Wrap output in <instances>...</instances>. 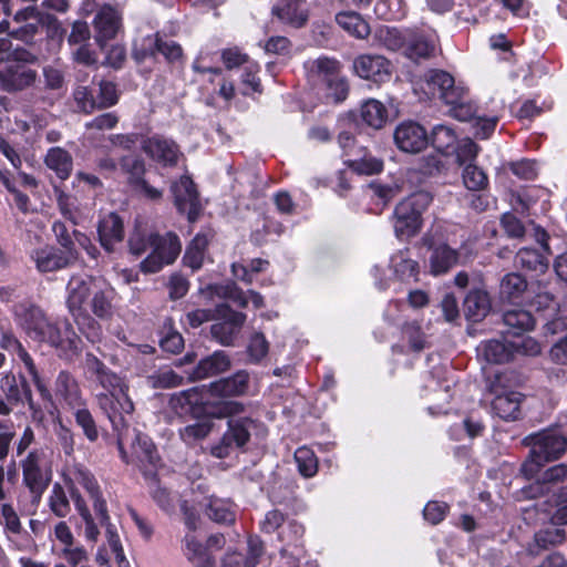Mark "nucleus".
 I'll return each instance as SVG.
<instances>
[{
  "label": "nucleus",
  "instance_id": "1",
  "mask_svg": "<svg viewBox=\"0 0 567 567\" xmlns=\"http://www.w3.org/2000/svg\"><path fill=\"white\" fill-rule=\"evenodd\" d=\"M423 93V100H440L451 106V114L460 121H468L474 115L473 106L465 101L466 91L455 84L454 76L440 69L429 70L414 85V92Z\"/></svg>",
  "mask_w": 567,
  "mask_h": 567
},
{
  "label": "nucleus",
  "instance_id": "2",
  "mask_svg": "<svg viewBox=\"0 0 567 567\" xmlns=\"http://www.w3.org/2000/svg\"><path fill=\"white\" fill-rule=\"evenodd\" d=\"M148 248L151 252L140 264V269L144 274L158 272L165 265L173 264L178 257L182 245L177 235L167 233L163 236L158 234L144 235L135 231L128 239L130 252L136 257L143 255Z\"/></svg>",
  "mask_w": 567,
  "mask_h": 567
},
{
  "label": "nucleus",
  "instance_id": "3",
  "mask_svg": "<svg viewBox=\"0 0 567 567\" xmlns=\"http://www.w3.org/2000/svg\"><path fill=\"white\" fill-rule=\"evenodd\" d=\"M524 441L530 447L519 470L526 480L536 477L547 463L559 460L567 452V437L554 430L530 434Z\"/></svg>",
  "mask_w": 567,
  "mask_h": 567
},
{
  "label": "nucleus",
  "instance_id": "4",
  "mask_svg": "<svg viewBox=\"0 0 567 567\" xmlns=\"http://www.w3.org/2000/svg\"><path fill=\"white\" fill-rule=\"evenodd\" d=\"M244 410V404L237 401H223L215 406L213 413L215 417H229L228 430L220 441L210 449V453L215 457H227L233 447H243L249 441L250 432L256 426V422L250 417H234L243 413Z\"/></svg>",
  "mask_w": 567,
  "mask_h": 567
},
{
  "label": "nucleus",
  "instance_id": "5",
  "mask_svg": "<svg viewBox=\"0 0 567 567\" xmlns=\"http://www.w3.org/2000/svg\"><path fill=\"white\" fill-rule=\"evenodd\" d=\"M38 62V54L23 47H16L14 59L0 64V91L14 95L35 87L39 73L31 65Z\"/></svg>",
  "mask_w": 567,
  "mask_h": 567
},
{
  "label": "nucleus",
  "instance_id": "6",
  "mask_svg": "<svg viewBox=\"0 0 567 567\" xmlns=\"http://www.w3.org/2000/svg\"><path fill=\"white\" fill-rule=\"evenodd\" d=\"M99 409L107 416L113 430L117 432V446L123 460H126L124 442L128 439L130 420L134 412V404L127 390L116 392H99L95 394Z\"/></svg>",
  "mask_w": 567,
  "mask_h": 567
},
{
  "label": "nucleus",
  "instance_id": "7",
  "mask_svg": "<svg viewBox=\"0 0 567 567\" xmlns=\"http://www.w3.org/2000/svg\"><path fill=\"white\" fill-rule=\"evenodd\" d=\"M433 197L427 192L414 193L401 200L393 210L395 236L409 239L415 236L423 223L422 215L431 205Z\"/></svg>",
  "mask_w": 567,
  "mask_h": 567
},
{
  "label": "nucleus",
  "instance_id": "8",
  "mask_svg": "<svg viewBox=\"0 0 567 567\" xmlns=\"http://www.w3.org/2000/svg\"><path fill=\"white\" fill-rule=\"evenodd\" d=\"M23 329L33 339L48 342L52 347L75 350L78 337L70 329L63 337L59 328L50 322L39 308H30L23 319Z\"/></svg>",
  "mask_w": 567,
  "mask_h": 567
},
{
  "label": "nucleus",
  "instance_id": "9",
  "mask_svg": "<svg viewBox=\"0 0 567 567\" xmlns=\"http://www.w3.org/2000/svg\"><path fill=\"white\" fill-rule=\"evenodd\" d=\"M22 482L29 489L32 502L39 503L52 478L43 449H33L20 461Z\"/></svg>",
  "mask_w": 567,
  "mask_h": 567
},
{
  "label": "nucleus",
  "instance_id": "10",
  "mask_svg": "<svg viewBox=\"0 0 567 567\" xmlns=\"http://www.w3.org/2000/svg\"><path fill=\"white\" fill-rule=\"evenodd\" d=\"M507 338L491 339L482 344L483 355L488 363L504 364L513 361L517 354L536 357L542 352L539 342L532 337L517 341H509Z\"/></svg>",
  "mask_w": 567,
  "mask_h": 567
},
{
  "label": "nucleus",
  "instance_id": "11",
  "mask_svg": "<svg viewBox=\"0 0 567 567\" xmlns=\"http://www.w3.org/2000/svg\"><path fill=\"white\" fill-rule=\"evenodd\" d=\"M421 241L422 246L431 251L429 268L432 276L446 275L458 264L461 257L458 249L452 248L446 241L442 240V235L426 231Z\"/></svg>",
  "mask_w": 567,
  "mask_h": 567
},
{
  "label": "nucleus",
  "instance_id": "12",
  "mask_svg": "<svg viewBox=\"0 0 567 567\" xmlns=\"http://www.w3.org/2000/svg\"><path fill=\"white\" fill-rule=\"evenodd\" d=\"M246 319L244 312L235 311L229 305H217L215 323L210 326L212 338L224 347L234 346Z\"/></svg>",
  "mask_w": 567,
  "mask_h": 567
},
{
  "label": "nucleus",
  "instance_id": "13",
  "mask_svg": "<svg viewBox=\"0 0 567 567\" xmlns=\"http://www.w3.org/2000/svg\"><path fill=\"white\" fill-rule=\"evenodd\" d=\"M395 50H402L404 56L413 62H419L433 56L435 45L423 34L392 28V51Z\"/></svg>",
  "mask_w": 567,
  "mask_h": 567
},
{
  "label": "nucleus",
  "instance_id": "14",
  "mask_svg": "<svg viewBox=\"0 0 567 567\" xmlns=\"http://www.w3.org/2000/svg\"><path fill=\"white\" fill-rule=\"evenodd\" d=\"M171 190L178 212L186 214L188 221H196L200 214L202 205L199 194L192 178L182 176L177 182L172 184Z\"/></svg>",
  "mask_w": 567,
  "mask_h": 567
},
{
  "label": "nucleus",
  "instance_id": "15",
  "mask_svg": "<svg viewBox=\"0 0 567 567\" xmlns=\"http://www.w3.org/2000/svg\"><path fill=\"white\" fill-rule=\"evenodd\" d=\"M30 389L23 375L18 379L11 371L3 373L0 378V416H9L16 406L24 404L25 390Z\"/></svg>",
  "mask_w": 567,
  "mask_h": 567
},
{
  "label": "nucleus",
  "instance_id": "16",
  "mask_svg": "<svg viewBox=\"0 0 567 567\" xmlns=\"http://www.w3.org/2000/svg\"><path fill=\"white\" fill-rule=\"evenodd\" d=\"M392 137L396 146L406 153H419L429 144V135L425 128L413 121L399 125Z\"/></svg>",
  "mask_w": 567,
  "mask_h": 567
},
{
  "label": "nucleus",
  "instance_id": "17",
  "mask_svg": "<svg viewBox=\"0 0 567 567\" xmlns=\"http://www.w3.org/2000/svg\"><path fill=\"white\" fill-rule=\"evenodd\" d=\"M143 150L153 159L165 166H175L182 154L178 145L173 140L159 135L145 140Z\"/></svg>",
  "mask_w": 567,
  "mask_h": 567
},
{
  "label": "nucleus",
  "instance_id": "18",
  "mask_svg": "<svg viewBox=\"0 0 567 567\" xmlns=\"http://www.w3.org/2000/svg\"><path fill=\"white\" fill-rule=\"evenodd\" d=\"M389 66V61L382 55L362 54L353 61V70L360 78L377 83L386 81Z\"/></svg>",
  "mask_w": 567,
  "mask_h": 567
},
{
  "label": "nucleus",
  "instance_id": "19",
  "mask_svg": "<svg viewBox=\"0 0 567 567\" xmlns=\"http://www.w3.org/2000/svg\"><path fill=\"white\" fill-rule=\"evenodd\" d=\"M537 318L527 309H512L503 313L502 337L526 338L524 334L535 329Z\"/></svg>",
  "mask_w": 567,
  "mask_h": 567
},
{
  "label": "nucleus",
  "instance_id": "20",
  "mask_svg": "<svg viewBox=\"0 0 567 567\" xmlns=\"http://www.w3.org/2000/svg\"><path fill=\"white\" fill-rule=\"evenodd\" d=\"M249 383V373L246 370H239L228 378H223L212 382L208 386V392L213 396H239L248 392Z\"/></svg>",
  "mask_w": 567,
  "mask_h": 567
},
{
  "label": "nucleus",
  "instance_id": "21",
  "mask_svg": "<svg viewBox=\"0 0 567 567\" xmlns=\"http://www.w3.org/2000/svg\"><path fill=\"white\" fill-rule=\"evenodd\" d=\"M272 16L295 29L303 28L309 20L305 0H279L271 9Z\"/></svg>",
  "mask_w": 567,
  "mask_h": 567
},
{
  "label": "nucleus",
  "instance_id": "22",
  "mask_svg": "<svg viewBox=\"0 0 567 567\" xmlns=\"http://www.w3.org/2000/svg\"><path fill=\"white\" fill-rule=\"evenodd\" d=\"M527 292L528 282L524 275L512 271L502 277L498 287V297L502 302L523 303Z\"/></svg>",
  "mask_w": 567,
  "mask_h": 567
},
{
  "label": "nucleus",
  "instance_id": "23",
  "mask_svg": "<svg viewBox=\"0 0 567 567\" xmlns=\"http://www.w3.org/2000/svg\"><path fill=\"white\" fill-rule=\"evenodd\" d=\"M543 331L545 336L565 333L564 337L551 346L549 354L555 363L567 364V306L560 316L543 326Z\"/></svg>",
  "mask_w": 567,
  "mask_h": 567
},
{
  "label": "nucleus",
  "instance_id": "24",
  "mask_svg": "<svg viewBox=\"0 0 567 567\" xmlns=\"http://www.w3.org/2000/svg\"><path fill=\"white\" fill-rule=\"evenodd\" d=\"M514 265L532 277H538L548 270L549 256L537 248L522 247L514 257Z\"/></svg>",
  "mask_w": 567,
  "mask_h": 567
},
{
  "label": "nucleus",
  "instance_id": "25",
  "mask_svg": "<svg viewBox=\"0 0 567 567\" xmlns=\"http://www.w3.org/2000/svg\"><path fill=\"white\" fill-rule=\"evenodd\" d=\"M122 16L111 6H103L94 18V27L97 32L95 39L100 47L113 39L121 28Z\"/></svg>",
  "mask_w": 567,
  "mask_h": 567
},
{
  "label": "nucleus",
  "instance_id": "26",
  "mask_svg": "<svg viewBox=\"0 0 567 567\" xmlns=\"http://www.w3.org/2000/svg\"><path fill=\"white\" fill-rule=\"evenodd\" d=\"M527 310L535 312L537 320H544V326L549 321L560 316L567 302L560 307L556 297L548 291H540L529 297L526 300Z\"/></svg>",
  "mask_w": 567,
  "mask_h": 567
},
{
  "label": "nucleus",
  "instance_id": "27",
  "mask_svg": "<svg viewBox=\"0 0 567 567\" xmlns=\"http://www.w3.org/2000/svg\"><path fill=\"white\" fill-rule=\"evenodd\" d=\"M230 367L231 361L229 355L223 350H217L199 360L190 373V379L193 381H198L212 378L228 371Z\"/></svg>",
  "mask_w": 567,
  "mask_h": 567
},
{
  "label": "nucleus",
  "instance_id": "28",
  "mask_svg": "<svg viewBox=\"0 0 567 567\" xmlns=\"http://www.w3.org/2000/svg\"><path fill=\"white\" fill-rule=\"evenodd\" d=\"M32 260L40 272H50L66 268L76 259L54 247H45L33 250Z\"/></svg>",
  "mask_w": 567,
  "mask_h": 567
},
{
  "label": "nucleus",
  "instance_id": "29",
  "mask_svg": "<svg viewBox=\"0 0 567 567\" xmlns=\"http://www.w3.org/2000/svg\"><path fill=\"white\" fill-rule=\"evenodd\" d=\"M492 309L489 293L480 288L471 289L463 300V312L466 320L480 322L486 318Z\"/></svg>",
  "mask_w": 567,
  "mask_h": 567
},
{
  "label": "nucleus",
  "instance_id": "30",
  "mask_svg": "<svg viewBox=\"0 0 567 567\" xmlns=\"http://www.w3.org/2000/svg\"><path fill=\"white\" fill-rule=\"evenodd\" d=\"M13 20L17 23H23L19 28L9 32V34L24 43H31L34 35L38 33L41 24V14L35 7H27L19 10Z\"/></svg>",
  "mask_w": 567,
  "mask_h": 567
},
{
  "label": "nucleus",
  "instance_id": "31",
  "mask_svg": "<svg viewBox=\"0 0 567 567\" xmlns=\"http://www.w3.org/2000/svg\"><path fill=\"white\" fill-rule=\"evenodd\" d=\"M202 395L197 388H192L171 395L168 405L179 416H197L202 412Z\"/></svg>",
  "mask_w": 567,
  "mask_h": 567
},
{
  "label": "nucleus",
  "instance_id": "32",
  "mask_svg": "<svg viewBox=\"0 0 567 567\" xmlns=\"http://www.w3.org/2000/svg\"><path fill=\"white\" fill-rule=\"evenodd\" d=\"M94 279L90 276H72L68 282L66 306L69 311L76 312L84 309V302L91 293V286Z\"/></svg>",
  "mask_w": 567,
  "mask_h": 567
},
{
  "label": "nucleus",
  "instance_id": "33",
  "mask_svg": "<svg viewBox=\"0 0 567 567\" xmlns=\"http://www.w3.org/2000/svg\"><path fill=\"white\" fill-rule=\"evenodd\" d=\"M55 395L61 398L70 408L83 405L82 392L75 378L68 371H61L54 383Z\"/></svg>",
  "mask_w": 567,
  "mask_h": 567
},
{
  "label": "nucleus",
  "instance_id": "34",
  "mask_svg": "<svg viewBox=\"0 0 567 567\" xmlns=\"http://www.w3.org/2000/svg\"><path fill=\"white\" fill-rule=\"evenodd\" d=\"M523 394L511 391L505 394L496 395L492 401L494 413L504 421H517L522 419Z\"/></svg>",
  "mask_w": 567,
  "mask_h": 567
},
{
  "label": "nucleus",
  "instance_id": "35",
  "mask_svg": "<svg viewBox=\"0 0 567 567\" xmlns=\"http://www.w3.org/2000/svg\"><path fill=\"white\" fill-rule=\"evenodd\" d=\"M97 233L101 245L107 251H112L114 244L120 243L123 239V221L118 215L110 213L100 220Z\"/></svg>",
  "mask_w": 567,
  "mask_h": 567
},
{
  "label": "nucleus",
  "instance_id": "36",
  "mask_svg": "<svg viewBox=\"0 0 567 567\" xmlns=\"http://www.w3.org/2000/svg\"><path fill=\"white\" fill-rule=\"evenodd\" d=\"M127 435L128 439L124 442V445L126 443L131 444L133 455L138 462L141 464L155 466L158 461V455L152 441L146 435H142L135 430H133V432L128 431Z\"/></svg>",
  "mask_w": 567,
  "mask_h": 567
},
{
  "label": "nucleus",
  "instance_id": "37",
  "mask_svg": "<svg viewBox=\"0 0 567 567\" xmlns=\"http://www.w3.org/2000/svg\"><path fill=\"white\" fill-rule=\"evenodd\" d=\"M44 164L49 169L53 171L61 181H65L72 173L73 157L66 150L55 146L49 148L44 157Z\"/></svg>",
  "mask_w": 567,
  "mask_h": 567
},
{
  "label": "nucleus",
  "instance_id": "38",
  "mask_svg": "<svg viewBox=\"0 0 567 567\" xmlns=\"http://www.w3.org/2000/svg\"><path fill=\"white\" fill-rule=\"evenodd\" d=\"M457 136L453 128L439 124L435 125L429 136V143L441 155H449L454 152Z\"/></svg>",
  "mask_w": 567,
  "mask_h": 567
},
{
  "label": "nucleus",
  "instance_id": "39",
  "mask_svg": "<svg viewBox=\"0 0 567 567\" xmlns=\"http://www.w3.org/2000/svg\"><path fill=\"white\" fill-rule=\"evenodd\" d=\"M148 480L151 495L154 502L166 513H173L175 509V498L167 487L163 486L153 471H144Z\"/></svg>",
  "mask_w": 567,
  "mask_h": 567
},
{
  "label": "nucleus",
  "instance_id": "40",
  "mask_svg": "<svg viewBox=\"0 0 567 567\" xmlns=\"http://www.w3.org/2000/svg\"><path fill=\"white\" fill-rule=\"evenodd\" d=\"M336 21L344 31L358 39H365L371 32L368 22L354 11L339 12Z\"/></svg>",
  "mask_w": 567,
  "mask_h": 567
},
{
  "label": "nucleus",
  "instance_id": "41",
  "mask_svg": "<svg viewBox=\"0 0 567 567\" xmlns=\"http://www.w3.org/2000/svg\"><path fill=\"white\" fill-rule=\"evenodd\" d=\"M208 243L206 235L197 234L188 245L183 260L193 271L202 268Z\"/></svg>",
  "mask_w": 567,
  "mask_h": 567
},
{
  "label": "nucleus",
  "instance_id": "42",
  "mask_svg": "<svg viewBox=\"0 0 567 567\" xmlns=\"http://www.w3.org/2000/svg\"><path fill=\"white\" fill-rule=\"evenodd\" d=\"M70 493H71V497L74 502V505L85 524V530H84L85 537L89 540L96 542L99 538V535H100V530L97 528V525L94 522V518H93L90 509L87 508V506L85 504V501L83 499V497L81 496L79 491L73 486V484L70 487Z\"/></svg>",
  "mask_w": 567,
  "mask_h": 567
},
{
  "label": "nucleus",
  "instance_id": "43",
  "mask_svg": "<svg viewBox=\"0 0 567 567\" xmlns=\"http://www.w3.org/2000/svg\"><path fill=\"white\" fill-rule=\"evenodd\" d=\"M362 120L373 128H381L388 117L386 107L378 100H369L361 106Z\"/></svg>",
  "mask_w": 567,
  "mask_h": 567
},
{
  "label": "nucleus",
  "instance_id": "44",
  "mask_svg": "<svg viewBox=\"0 0 567 567\" xmlns=\"http://www.w3.org/2000/svg\"><path fill=\"white\" fill-rule=\"evenodd\" d=\"M463 183L468 190L477 192L487 188L488 176L475 163H467L463 169Z\"/></svg>",
  "mask_w": 567,
  "mask_h": 567
},
{
  "label": "nucleus",
  "instance_id": "45",
  "mask_svg": "<svg viewBox=\"0 0 567 567\" xmlns=\"http://www.w3.org/2000/svg\"><path fill=\"white\" fill-rule=\"evenodd\" d=\"M112 290H96L93 293L90 306L93 315L101 320H107L113 316Z\"/></svg>",
  "mask_w": 567,
  "mask_h": 567
},
{
  "label": "nucleus",
  "instance_id": "46",
  "mask_svg": "<svg viewBox=\"0 0 567 567\" xmlns=\"http://www.w3.org/2000/svg\"><path fill=\"white\" fill-rule=\"evenodd\" d=\"M545 195L543 188L537 186H527L517 192L515 196V208L520 214L529 215V210L535 207L540 197Z\"/></svg>",
  "mask_w": 567,
  "mask_h": 567
},
{
  "label": "nucleus",
  "instance_id": "47",
  "mask_svg": "<svg viewBox=\"0 0 567 567\" xmlns=\"http://www.w3.org/2000/svg\"><path fill=\"white\" fill-rule=\"evenodd\" d=\"M71 315L79 330L85 334L91 342L100 340L102 333L101 326L85 309L72 312Z\"/></svg>",
  "mask_w": 567,
  "mask_h": 567
},
{
  "label": "nucleus",
  "instance_id": "48",
  "mask_svg": "<svg viewBox=\"0 0 567 567\" xmlns=\"http://www.w3.org/2000/svg\"><path fill=\"white\" fill-rule=\"evenodd\" d=\"M159 34L143 37L134 42L132 56L137 63H142L147 58H152L158 50Z\"/></svg>",
  "mask_w": 567,
  "mask_h": 567
},
{
  "label": "nucleus",
  "instance_id": "49",
  "mask_svg": "<svg viewBox=\"0 0 567 567\" xmlns=\"http://www.w3.org/2000/svg\"><path fill=\"white\" fill-rule=\"evenodd\" d=\"M74 419L75 423L79 427H81L84 436L90 442H95L99 439V427L92 415V413L86 408H75L74 409Z\"/></svg>",
  "mask_w": 567,
  "mask_h": 567
},
{
  "label": "nucleus",
  "instance_id": "50",
  "mask_svg": "<svg viewBox=\"0 0 567 567\" xmlns=\"http://www.w3.org/2000/svg\"><path fill=\"white\" fill-rule=\"evenodd\" d=\"M184 378L171 369H164L150 374L146 383L153 389H169L183 383Z\"/></svg>",
  "mask_w": 567,
  "mask_h": 567
},
{
  "label": "nucleus",
  "instance_id": "51",
  "mask_svg": "<svg viewBox=\"0 0 567 567\" xmlns=\"http://www.w3.org/2000/svg\"><path fill=\"white\" fill-rule=\"evenodd\" d=\"M49 507L51 512L60 518H64L71 513V505L68 495L59 483H55L52 487L51 495L49 497Z\"/></svg>",
  "mask_w": 567,
  "mask_h": 567
},
{
  "label": "nucleus",
  "instance_id": "52",
  "mask_svg": "<svg viewBox=\"0 0 567 567\" xmlns=\"http://www.w3.org/2000/svg\"><path fill=\"white\" fill-rule=\"evenodd\" d=\"M534 540L540 549H548L566 542V532L558 527H547L538 530Z\"/></svg>",
  "mask_w": 567,
  "mask_h": 567
},
{
  "label": "nucleus",
  "instance_id": "53",
  "mask_svg": "<svg viewBox=\"0 0 567 567\" xmlns=\"http://www.w3.org/2000/svg\"><path fill=\"white\" fill-rule=\"evenodd\" d=\"M340 62L336 59L321 56L311 64V71L316 73L323 82L331 80L340 74Z\"/></svg>",
  "mask_w": 567,
  "mask_h": 567
},
{
  "label": "nucleus",
  "instance_id": "54",
  "mask_svg": "<svg viewBox=\"0 0 567 567\" xmlns=\"http://www.w3.org/2000/svg\"><path fill=\"white\" fill-rule=\"evenodd\" d=\"M295 461L298 465L299 473L305 477H311L317 473V457L308 447H299L295 452Z\"/></svg>",
  "mask_w": 567,
  "mask_h": 567
},
{
  "label": "nucleus",
  "instance_id": "55",
  "mask_svg": "<svg viewBox=\"0 0 567 567\" xmlns=\"http://www.w3.org/2000/svg\"><path fill=\"white\" fill-rule=\"evenodd\" d=\"M344 164L359 175L378 174L383 168V162L371 156H363L359 159H346Z\"/></svg>",
  "mask_w": 567,
  "mask_h": 567
},
{
  "label": "nucleus",
  "instance_id": "56",
  "mask_svg": "<svg viewBox=\"0 0 567 567\" xmlns=\"http://www.w3.org/2000/svg\"><path fill=\"white\" fill-rule=\"evenodd\" d=\"M554 512L550 522L555 526L567 525V485L561 486L553 495Z\"/></svg>",
  "mask_w": 567,
  "mask_h": 567
},
{
  "label": "nucleus",
  "instance_id": "57",
  "mask_svg": "<svg viewBox=\"0 0 567 567\" xmlns=\"http://www.w3.org/2000/svg\"><path fill=\"white\" fill-rule=\"evenodd\" d=\"M212 429L213 424L210 422H197L182 429L179 435L186 444H194L205 439Z\"/></svg>",
  "mask_w": 567,
  "mask_h": 567
},
{
  "label": "nucleus",
  "instance_id": "58",
  "mask_svg": "<svg viewBox=\"0 0 567 567\" xmlns=\"http://www.w3.org/2000/svg\"><path fill=\"white\" fill-rule=\"evenodd\" d=\"M74 481L79 483L90 495V498H93L100 494H102L100 486L94 477V475L82 465H78L73 470Z\"/></svg>",
  "mask_w": 567,
  "mask_h": 567
},
{
  "label": "nucleus",
  "instance_id": "59",
  "mask_svg": "<svg viewBox=\"0 0 567 567\" xmlns=\"http://www.w3.org/2000/svg\"><path fill=\"white\" fill-rule=\"evenodd\" d=\"M269 343L261 332L251 336L247 346V353L250 362L259 363L268 353Z\"/></svg>",
  "mask_w": 567,
  "mask_h": 567
},
{
  "label": "nucleus",
  "instance_id": "60",
  "mask_svg": "<svg viewBox=\"0 0 567 567\" xmlns=\"http://www.w3.org/2000/svg\"><path fill=\"white\" fill-rule=\"evenodd\" d=\"M529 481H533V482L523 486L517 492L518 501L536 499V498L543 497L550 493V489L547 487V485L540 478L539 474L536 477L530 478Z\"/></svg>",
  "mask_w": 567,
  "mask_h": 567
},
{
  "label": "nucleus",
  "instance_id": "61",
  "mask_svg": "<svg viewBox=\"0 0 567 567\" xmlns=\"http://www.w3.org/2000/svg\"><path fill=\"white\" fill-rule=\"evenodd\" d=\"M450 512V505L445 502L429 501L423 508V517L431 525L443 522Z\"/></svg>",
  "mask_w": 567,
  "mask_h": 567
},
{
  "label": "nucleus",
  "instance_id": "62",
  "mask_svg": "<svg viewBox=\"0 0 567 567\" xmlns=\"http://www.w3.org/2000/svg\"><path fill=\"white\" fill-rule=\"evenodd\" d=\"M44 87L49 91H59L65 84L64 72L55 64H47L42 68Z\"/></svg>",
  "mask_w": 567,
  "mask_h": 567
},
{
  "label": "nucleus",
  "instance_id": "63",
  "mask_svg": "<svg viewBox=\"0 0 567 567\" xmlns=\"http://www.w3.org/2000/svg\"><path fill=\"white\" fill-rule=\"evenodd\" d=\"M0 347L3 350L16 353L18 358L23 362L25 368L29 365V363H33L32 358L27 352L22 343L12 333H3L1 336Z\"/></svg>",
  "mask_w": 567,
  "mask_h": 567
},
{
  "label": "nucleus",
  "instance_id": "64",
  "mask_svg": "<svg viewBox=\"0 0 567 567\" xmlns=\"http://www.w3.org/2000/svg\"><path fill=\"white\" fill-rule=\"evenodd\" d=\"M539 476L547 485V487L551 491L553 485L567 480V464L558 463L545 470L542 468L539 472Z\"/></svg>",
  "mask_w": 567,
  "mask_h": 567
}]
</instances>
